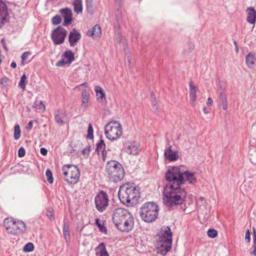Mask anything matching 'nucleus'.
<instances>
[{
    "mask_svg": "<svg viewBox=\"0 0 256 256\" xmlns=\"http://www.w3.org/2000/svg\"><path fill=\"white\" fill-rule=\"evenodd\" d=\"M168 183L164 187L163 202L168 208L181 205L185 201L186 192L182 186L186 182L194 184L196 178L194 174L188 170L183 171L180 166H174L169 168L165 174Z\"/></svg>",
    "mask_w": 256,
    "mask_h": 256,
    "instance_id": "obj_1",
    "label": "nucleus"
},
{
    "mask_svg": "<svg viewBox=\"0 0 256 256\" xmlns=\"http://www.w3.org/2000/svg\"><path fill=\"white\" fill-rule=\"evenodd\" d=\"M112 220L120 231L128 232L133 228L134 218L126 209L120 208L116 209L113 213Z\"/></svg>",
    "mask_w": 256,
    "mask_h": 256,
    "instance_id": "obj_2",
    "label": "nucleus"
},
{
    "mask_svg": "<svg viewBox=\"0 0 256 256\" xmlns=\"http://www.w3.org/2000/svg\"><path fill=\"white\" fill-rule=\"evenodd\" d=\"M118 196L122 203L134 204L138 202L140 194L139 190L134 186L126 185L120 187Z\"/></svg>",
    "mask_w": 256,
    "mask_h": 256,
    "instance_id": "obj_3",
    "label": "nucleus"
},
{
    "mask_svg": "<svg viewBox=\"0 0 256 256\" xmlns=\"http://www.w3.org/2000/svg\"><path fill=\"white\" fill-rule=\"evenodd\" d=\"M106 172L110 180L115 182L122 180L125 174L122 165L116 160H110L107 162Z\"/></svg>",
    "mask_w": 256,
    "mask_h": 256,
    "instance_id": "obj_4",
    "label": "nucleus"
},
{
    "mask_svg": "<svg viewBox=\"0 0 256 256\" xmlns=\"http://www.w3.org/2000/svg\"><path fill=\"white\" fill-rule=\"evenodd\" d=\"M158 210V207L156 203L147 202L140 207V216L144 222H150L157 218Z\"/></svg>",
    "mask_w": 256,
    "mask_h": 256,
    "instance_id": "obj_5",
    "label": "nucleus"
},
{
    "mask_svg": "<svg viewBox=\"0 0 256 256\" xmlns=\"http://www.w3.org/2000/svg\"><path fill=\"white\" fill-rule=\"evenodd\" d=\"M156 246L158 247L164 248L165 254L170 250L172 243V232L170 228L163 226L160 229V234L158 235Z\"/></svg>",
    "mask_w": 256,
    "mask_h": 256,
    "instance_id": "obj_6",
    "label": "nucleus"
},
{
    "mask_svg": "<svg viewBox=\"0 0 256 256\" xmlns=\"http://www.w3.org/2000/svg\"><path fill=\"white\" fill-rule=\"evenodd\" d=\"M122 127L120 124L116 121H111L104 128V134L110 140H118L122 134Z\"/></svg>",
    "mask_w": 256,
    "mask_h": 256,
    "instance_id": "obj_7",
    "label": "nucleus"
},
{
    "mask_svg": "<svg viewBox=\"0 0 256 256\" xmlns=\"http://www.w3.org/2000/svg\"><path fill=\"white\" fill-rule=\"evenodd\" d=\"M64 180L69 184H75L79 180L80 172L78 168L73 164H66L62 168Z\"/></svg>",
    "mask_w": 256,
    "mask_h": 256,
    "instance_id": "obj_8",
    "label": "nucleus"
},
{
    "mask_svg": "<svg viewBox=\"0 0 256 256\" xmlns=\"http://www.w3.org/2000/svg\"><path fill=\"white\" fill-rule=\"evenodd\" d=\"M68 31L62 26H58L54 29L51 34V38L54 44H63L67 35Z\"/></svg>",
    "mask_w": 256,
    "mask_h": 256,
    "instance_id": "obj_9",
    "label": "nucleus"
},
{
    "mask_svg": "<svg viewBox=\"0 0 256 256\" xmlns=\"http://www.w3.org/2000/svg\"><path fill=\"white\" fill-rule=\"evenodd\" d=\"M94 202L97 210L102 212L104 210L108 204V198L107 194L103 190L100 191L96 196Z\"/></svg>",
    "mask_w": 256,
    "mask_h": 256,
    "instance_id": "obj_10",
    "label": "nucleus"
},
{
    "mask_svg": "<svg viewBox=\"0 0 256 256\" xmlns=\"http://www.w3.org/2000/svg\"><path fill=\"white\" fill-rule=\"evenodd\" d=\"M8 13L6 4L0 0V28L8 22Z\"/></svg>",
    "mask_w": 256,
    "mask_h": 256,
    "instance_id": "obj_11",
    "label": "nucleus"
},
{
    "mask_svg": "<svg viewBox=\"0 0 256 256\" xmlns=\"http://www.w3.org/2000/svg\"><path fill=\"white\" fill-rule=\"evenodd\" d=\"M74 60V55L70 50L66 51L62 56V59L56 64L57 66H62L65 64H70Z\"/></svg>",
    "mask_w": 256,
    "mask_h": 256,
    "instance_id": "obj_12",
    "label": "nucleus"
},
{
    "mask_svg": "<svg viewBox=\"0 0 256 256\" xmlns=\"http://www.w3.org/2000/svg\"><path fill=\"white\" fill-rule=\"evenodd\" d=\"M60 12L61 14L62 17L64 19L62 25L66 26L70 24L72 20V14L71 10L69 8H65L60 9Z\"/></svg>",
    "mask_w": 256,
    "mask_h": 256,
    "instance_id": "obj_13",
    "label": "nucleus"
},
{
    "mask_svg": "<svg viewBox=\"0 0 256 256\" xmlns=\"http://www.w3.org/2000/svg\"><path fill=\"white\" fill-rule=\"evenodd\" d=\"M81 38L80 32L75 28L72 29L68 35V42L70 46H75Z\"/></svg>",
    "mask_w": 256,
    "mask_h": 256,
    "instance_id": "obj_14",
    "label": "nucleus"
},
{
    "mask_svg": "<svg viewBox=\"0 0 256 256\" xmlns=\"http://www.w3.org/2000/svg\"><path fill=\"white\" fill-rule=\"evenodd\" d=\"M12 230H10V234H18L23 233L26 230V226L25 224L21 220H16L13 225Z\"/></svg>",
    "mask_w": 256,
    "mask_h": 256,
    "instance_id": "obj_15",
    "label": "nucleus"
},
{
    "mask_svg": "<svg viewBox=\"0 0 256 256\" xmlns=\"http://www.w3.org/2000/svg\"><path fill=\"white\" fill-rule=\"evenodd\" d=\"M54 114L55 120L58 124L63 125L65 124V118L67 114L64 110L58 109L55 110Z\"/></svg>",
    "mask_w": 256,
    "mask_h": 256,
    "instance_id": "obj_16",
    "label": "nucleus"
},
{
    "mask_svg": "<svg viewBox=\"0 0 256 256\" xmlns=\"http://www.w3.org/2000/svg\"><path fill=\"white\" fill-rule=\"evenodd\" d=\"M139 144L136 142L126 143L125 151L130 154H137L138 152Z\"/></svg>",
    "mask_w": 256,
    "mask_h": 256,
    "instance_id": "obj_17",
    "label": "nucleus"
},
{
    "mask_svg": "<svg viewBox=\"0 0 256 256\" xmlns=\"http://www.w3.org/2000/svg\"><path fill=\"white\" fill-rule=\"evenodd\" d=\"M164 155L166 158L170 161H175L178 159V156L177 152L172 151L170 146L165 150Z\"/></svg>",
    "mask_w": 256,
    "mask_h": 256,
    "instance_id": "obj_18",
    "label": "nucleus"
},
{
    "mask_svg": "<svg viewBox=\"0 0 256 256\" xmlns=\"http://www.w3.org/2000/svg\"><path fill=\"white\" fill-rule=\"evenodd\" d=\"M246 12L248 14L247 22L251 24L255 23L256 20V11L253 7L248 8Z\"/></svg>",
    "mask_w": 256,
    "mask_h": 256,
    "instance_id": "obj_19",
    "label": "nucleus"
},
{
    "mask_svg": "<svg viewBox=\"0 0 256 256\" xmlns=\"http://www.w3.org/2000/svg\"><path fill=\"white\" fill-rule=\"evenodd\" d=\"M90 97V94L86 90H84L82 94V104L81 107L84 110H85L88 106V102Z\"/></svg>",
    "mask_w": 256,
    "mask_h": 256,
    "instance_id": "obj_20",
    "label": "nucleus"
},
{
    "mask_svg": "<svg viewBox=\"0 0 256 256\" xmlns=\"http://www.w3.org/2000/svg\"><path fill=\"white\" fill-rule=\"evenodd\" d=\"M96 256H109L104 242L100 243L95 249Z\"/></svg>",
    "mask_w": 256,
    "mask_h": 256,
    "instance_id": "obj_21",
    "label": "nucleus"
},
{
    "mask_svg": "<svg viewBox=\"0 0 256 256\" xmlns=\"http://www.w3.org/2000/svg\"><path fill=\"white\" fill-rule=\"evenodd\" d=\"M190 104L192 106H194L195 105V101L196 98V88L192 84V82H190Z\"/></svg>",
    "mask_w": 256,
    "mask_h": 256,
    "instance_id": "obj_22",
    "label": "nucleus"
},
{
    "mask_svg": "<svg viewBox=\"0 0 256 256\" xmlns=\"http://www.w3.org/2000/svg\"><path fill=\"white\" fill-rule=\"evenodd\" d=\"M101 34V28L100 26L96 24L92 28L87 32L86 34L88 36L92 38H96Z\"/></svg>",
    "mask_w": 256,
    "mask_h": 256,
    "instance_id": "obj_23",
    "label": "nucleus"
},
{
    "mask_svg": "<svg viewBox=\"0 0 256 256\" xmlns=\"http://www.w3.org/2000/svg\"><path fill=\"white\" fill-rule=\"evenodd\" d=\"M14 222V220L12 218H5L4 222V226L6 230L10 234V230H12L13 225Z\"/></svg>",
    "mask_w": 256,
    "mask_h": 256,
    "instance_id": "obj_24",
    "label": "nucleus"
},
{
    "mask_svg": "<svg viewBox=\"0 0 256 256\" xmlns=\"http://www.w3.org/2000/svg\"><path fill=\"white\" fill-rule=\"evenodd\" d=\"M94 90L96 93L97 99L98 101L102 102L103 100L106 98L105 94L101 87L99 86H96L95 87Z\"/></svg>",
    "mask_w": 256,
    "mask_h": 256,
    "instance_id": "obj_25",
    "label": "nucleus"
},
{
    "mask_svg": "<svg viewBox=\"0 0 256 256\" xmlns=\"http://www.w3.org/2000/svg\"><path fill=\"white\" fill-rule=\"evenodd\" d=\"M74 11L78 14L82 11V0H74L72 2Z\"/></svg>",
    "mask_w": 256,
    "mask_h": 256,
    "instance_id": "obj_26",
    "label": "nucleus"
},
{
    "mask_svg": "<svg viewBox=\"0 0 256 256\" xmlns=\"http://www.w3.org/2000/svg\"><path fill=\"white\" fill-rule=\"evenodd\" d=\"M255 58L254 55L252 54H248L246 58V62L250 68H252L254 64Z\"/></svg>",
    "mask_w": 256,
    "mask_h": 256,
    "instance_id": "obj_27",
    "label": "nucleus"
},
{
    "mask_svg": "<svg viewBox=\"0 0 256 256\" xmlns=\"http://www.w3.org/2000/svg\"><path fill=\"white\" fill-rule=\"evenodd\" d=\"M219 100L222 108L224 110H226L228 108V101L226 95L223 92L220 93Z\"/></svg>",
    "mask_w": 256,
    "mask_h": 256,
    "instance_id": "obj_28",
    "label": "nucleus"
},
{
    "mask_svg": "<svg viewBox=\"0 0 256 256\" xmlns=\"http://www.w3.org/2000/svg\"><path fill=\"white\" fill-rule=\"evenodd\" d=\"M63 234L64 238L67 242L68 240H70V228L69 225L68 223L66 222H64V227H63Z\"/></svg>",
    "mask_w": 256,
    "mask_h": 256,
    "instance_id": "obj_29",
    "label": "nucleus"
},
{
    "mask_svg": "<svg viewBox=\"0 0 256 256\" xmlns=\"http://www.w3.org/2000/svg\"><path fill=\"white\" fill-rule=\"evenodd\" d=\"M106 148V144L103 140H100V142L96 144V151L98 154L101 152H104Z\"/></svg>",
    "mask_w": 256,
    "mask_h": 256,
    "instance_id": "obj_30",
    "label": "nucleus"
},
{
    "mask_svg": "<svg viewBox=\"0 0 256 256\" xmlns=\"http://www.w3.org/2000/svg\"><path fill=\"white\" fill-rule=\"evenodd\" d=\"M26 74H23L20 78V80L18 82V86L22 90H24L26 89Z\"/></svg>",
    "mask_w": 256,
    "mask_h": 256,
    "instance_id": "obj_31",
    "label": "nucleus"
},
{
    "mask_svg": "<svg viewBox=\"0 0 256 256\" xmlns=\"http://www.w3.org/2000/svg\"><path fill=\"white\" fill-rule=\"evenodd\" d=\"M96 224L98 228L102 232H107L106 228L104 226V222L100 221L99 219L96 220Z\"/></svg>",
    "mask_w": 256,
    "mask_h": 256,
    "instance_id": "obj_32",
    "label": "nucleus"
},
{
    "mask_svg": "<svg viewBox=\"0 0 256 256\" xmlns=\"http://www.w3.org/2000/svg\"><path fill=\"white\" fill-rule=\"evenodd\" d=\"M248 154L250 156V160L251 162L256 164V150L250 148L248 150Z\"/></svg>",
    "mask_w": 256,
    "mask_h": 256,
    "instance_id": "obj_33",
    "label": "nucleus"
},
{
    "mask_svg": "<svg viewBox=\"0 0 256 256\" xmlns=\"http://www.w3.org/2000/svg\"><path fill=\"white\" fill-rule=\"evenodd\" d=\"M21 134V131L20 126L19 125L16 124L14 126V138L16 140H18L20 138Z\"/></svg>",
    "mask_w": 256,
    "mask_h": 256,
    "instance_id": "obj_34",
    "label": "nucleus"
},
{
    "mask_svg": "<svg viewBox=\"0 0 256 256\" xmlns=\"http://www.w3.org/2000/svg\"><path fill=\"white\" fill-rule=\"evenodd\" d=\"M34 108L36 110H44L45 106L42 101H36L34 103Z\"/></svg>",
    "mask_w": 256,
    "mask_h": 256,
    "instance_id": "obj_35",
    "label": "nucleus"
},
{
    "mask_svg": "<svg viewBox=\"0 0 256 256\" xmlns=\"http://www.w3.org/2000/svg\"><path fill=\"white\" fill-rule=\"evenodd\" d=\"M34 249V246L32 243L28 242L26 244L23 248V250L25 252H32Z\"/></svg>",
    "mask_w": 256,
    "mask_h": 256,
    "instance_id": "obj_36",
    "label": "nucleus"
},
{
    "mask_svg": "<svg viewBox=\"0 0 256 256\" xmlns=\"http://www.w3.org/2000/svg\"><path fill=\"white\" fill-rule=\"evenodd\" d=\"M46 175L47 180L48 182L50 184H52L54 181V178L52 177V171L48 169L46 170Z\"/></svg>",
    "mask_w": 256,
    "mask_h": 256,
    "instance_id": "obj_37",
    "label": "nucleus"
},
{
    "mask_svg": "<svg viewBox=\"0 0 256 256\" xmlns=\"http://www.w3.org/2000/svg\"><path fill=\"white\" fill-rule=\"evenodd\" d=\"M93 131L94 130L92 124L90 123L88 124V129L87 138L90 139L94 138Z\"/></svg>",
    "mask_w": 256,
    "mask_h": 256,
    "instance_id": "obj_38",
    "label": "nucleus"
},
{
    "mask_svg": "<svg viewBox=\"0 0 256 256\" xmlns=\"http://www.w3.org/2000/svg\"><path fill=\"white\" fill-rule=\"evenodd\" d=\"M30 54H31V52H26L22 54V55L21 56V58H22L21 64L22 66H24L25 64L24 62L27 60L28 58L30 56Z\"/></svg>",
    "mask_w": 256,
    "mask_h": 256,
    "instance_id": "obj_39",
    "label": "nucleus"
},
{
    "mask_svg": "<svg viewBox=\"0 0 256 256\" xmlns=\"http://www.w3.org/2000/svg\"><path fill=\"white\" fill-rule=\"evenodd\" d=\"M62 18L59 15H56L52 19V23L53 25H58L61 22Z\"/></svg>",
    "mask_w": 256,
    "mask_h": 256,
    "instance_id": "obj_40",
    "label": "nucleus"
},
{
    "mask_svg": "<svg viewBox=\"0 0 256 256\" xmlns=\"http://www.w3.org/2000/svg\"><path fill=\"white\" fill-rule=\"evenodd\" d=\"M207 234L209 237L214 238L217 236L218 232L216 230L211 228L208 230Z\"/></svg>",
    "mask_w": 256,
    "mask_h": 256,
    "instance_id": "obj_41",
    "label": "nucleus"
},
{
    "mask_svg": "<svg viewBox=\"0 0 256 256\" xmlns=\"http://www.w3.org/2000/svg\"><path fill=\"white\" fill-rule=\"evenodd\" d=\"M90 148L91 146L90 145L86 146L82 151V154L84 156H88L90 151Z\"/></svg>",
    "mask_w": 256,
    "mask_h": 256,
    "instance_id": "obj_42",
    "label": "nucleus"
},
{
    "mask_svg": "<svg viewBox=\"0 0 256 256\" xmlns=\"http://www.w3.org/2000/svg\"><path fill=\"white\" fill-rule=\"evenodd\" d=\"M250 148L256 150V140L254 138H252L250 140Z\"/></svg>",
    "mask_w": 256,
    "mask_h": 256,
    "instance_id": "obj_43",
    "label": "nucleus"
},
{
    "mask_svg": "<svg viewBox=\"0 0 256 256\" xmlns=\"http://www.w3.org/2000/svg\"><path fill=\"white\" fill-rule=\"evenodd\" d=\"M26 150L23 147H20L18 150V156L22 158L25 156Z\"/></svg>",
    "mask_w": 256,
    "mask_h": 256,
    "instance_id": "obj_44",
    "label": "nucleus"
},
{
    "mask_svg": "<svg viewBox=\"0 0 256 256\" xmlns=\"http://www.w3.org/2000/svg\"><path fill=\"white\" fill-rule=\"evenodd\" d=\"M86 10L88 13L92 14L94 12L93 10V4H86Z\"/></svg>",
    "mask_w": 256,
    "mask_h": 256,
    "instance_id": "obj_45",
    "label": "nucleus"
},
{
    "mask_svg": "<svg viewBox=\"0 0 256 256\" xmlns=\"http://www.w3.org/2000/svg\"><path fill=\"white\" fill-rule=\"evenodd\" d=\"M8 79L6 78H2L0 80L1 84L4 87L6 86H8Z\"/></svg>",
    "mask_w": 256,
    "mask_h": 256,
    "instance_id": "obj_46",
    "label": "nucleus"
},
{
    "mask_svg": "<svg viewBox=\"0 0 256 256\" xmlns=\"http://www.w3.org/2000/svg\"><path fill=\"white\" fill-rule=\"evenodd\" d=\"M33 126V122L30 120L28 122L27 126H26V128L27 130H30L32 128Z\"/></svg>",
    "mask_w": 256,
    "mask_h": 256,
    "instance_id": "obj_47",
    "label": "nucleus"
},
{
    "mask_svg": "<svg viewBox=\"0 0 256 256\" xmlns=\"http://www.w3.org/2000/svg\"><path fill=\"white\" fill-rule=\"evenodd\" d=\"M40 152L42 156H46L48 153V150L46 148H42L40 149Z\"/></svg>",
    "mask_w": 256,
    "mask_h": 256,
    "instance_id": "obj_48",
    "label": "nucleus"
},
{
    "mask_svg": "<svg viewBox=\"0 0 256 256\" xmlns=\"http://www.w3.org/2000/svg\"><path fill=\"white\" fill-rule=\"evenodd\" d=\"M1 42L2 44V45L4 48V49L6 50V51L8 52V48L6 46L5 40L4 38L2 39Z\"/></svg>",
    "mask_w": 256,
    "mask_h": 256,
    "instance_id": "obj_49",
    "label": "nucleus"
},
{
    "mask_svg": "<svg viewBox=\"0 0 256 256\" xmlns=\"http://www.w3.org/2000/svg\"><path fill=\"white\" fill-rule=\"evenodd\" d=\"M245 238L246 240H248V241L249 242L250 240V232L249 231V230H248L246 232V234H245Z\"/></svg>",
    "mask_w": 256,
    "mask_h": 256,
    "instance_id": "obj_50",
    "label": "nucleus"
},
{
    "mask_svg": "<svg viewBox=\"0 0 256 256\" xmlns=\"http://www.w3.org/2000/svg\"><path fill=\"white\" fill-rule=\"evenodd\" d=\"M101 152L102 155V159L103 161H105L106 160L107 152H106V150H104V152Z\"/></svg>",
    "mask_w": 256,
    "mask_h": 256,
    "instance_id": "obj_51",
    "label": "nucleus"
},
{
    "mask_svg": "<svg viewBox=\"0 0 256 256\" xmlns=\"http://www.w3.org/2000/svg\"><path fill=\"white\" fill-rule=\"evenodd\" d=\"M212 102H213V100H212V98H208V99L207 104L208 106H210L212 104Z\"/></svg>",
    "mask_w": 256,
    "mask_h": 256,
    "instance_id": "obj_52",
    "label": "nucleus"
},
{
    "mask_svg": "<svg viewBox=\"0 0 256 256\" xmlns=\"http://www.w3.org/2000/svg\"><path fill=\"white\" fill-rule=\"evenodd\" d=\"M252 254L256 256V245L254 244V250L252 252Z\"/></svg>",
    "mask_w": 256,
    "mask_h": 256,
    "instance_id": "obj_53",
    "label": "nucleus"
},
{
    "mask_svg": "<svg viewBox=\"0 0 256 256\" xmlns=\"http://www.w3.org/2000/svg\"><path fill=\"white\" fill-rule=\"evenodd\" d=\"M86 4H93V0H86Z\"/></svg>",
    "mask_w": 256,
    "mask_h": 256,
    "instance_id": "obj_54",
    "label": "nucleus"
},
{
    "mask_svg": "<svg viewBox=\"0 0 256 256\" xmlns=\"http://www.w3.org/2000/svg\"><path fill=\"white\" fill-rule=\"evenodd\" d=\"M84 86L85 88H86L88 86V84L86 82H84L82 84H80L78 86L76 87H80V86Z\"/></svg>",
    "mask_w": 256,
    "mask_h": 256,
    "instance_id": "obj_55",
    "label": "nucleus"
},
{
    "mask_svg": "<svg viewBox=\"0 0 256 256\" xmlns=\"http://www.w3.org/2000/svg\"><path fill=\"white\" fill-rule=\"evenodd\" d=\"M10 66L12 68H16V64L14 62H12L10 64Z\"/></svg>",
    "mask_w": 256,
    "mask_h": 256,
    "instance_id": "obj_56",
    "label": "nucleus"
},
{
    "mask_svg": "<svg viewBox=\"0 0 256 256\" xmlns=\"http://www.w3.org/2000/svg\"><path fill=\"white\" fill-rule=\"evenodd\" d=\"M254 244L256 245V231L254 230Z\"/></svg>",
    "mask_w": 256,
    "mask_h": 256,
    "instance_id": "obj_57",
    "label": "nucleus"
},
{
    "mask_svg": "<svg viewBox=\"0 0 256 256\" xmlns=\"http://www.w3.org/2000/svg\"><path fill=\"white\" fill-rule=\"evenodd\" d=\"M203 111L204 114H208L209 112V111L206 108L205 106L203 108Z\"/></svg>",
    "mask_w": 256,
    "mask_h": 256,
    "instance_id": "obj_58",
    "label": "nucleus"
},
{
    "mask_svg": "<svg viewBox=\"0 0 256 256\" xmlns=\"http://www.w3.org/2000/svg\"><path fill=\"white\" fill-rule=\"evenodd\" d=\"M234 44H235V46H236V51L238 52V48L237 46H236V42H234Z\"/></svg>",
    "mask_w": 256,
    "mask_h": 256,
    "instance_id": "obj_59",
    "label": "nucleus"
},
{
    "mask_svg": "<svg viewBox=\"0 0 256 256\" xmlns=\"http://www.w3.org/2000/svg\"><path fill=\"white\" fill-rule=\"evenodd\" d=\"M152 104H153L154 107L156 106V102L152 100Z\"/></svg>",
    "mask_w": 256,
    "mask_h": 256,
    "instance_id": "obj_60",
    "label": "nucleus"
},
{
    "mask_svg": "<svg viewBox=\"0 0 256 256\" xmlns=\"http://www.w3.org/2000/svg\"><path fill=\"white\" fill-rule=\"evenodd\" d=\"M190 48H191V49H192H192L194 48V44H190Z\"/></svg>",
    "mask_w": 256,
    "mask_h": 256,
    "instance_id": "obj_61",
    "label": "nucleus"
},
{
    "mask_svg": "<svg viewBox=\"0 0 256 256\" xmlns=\"http://www.w3.org/2000/svg\"><path fill=\"white\" fill-rule=\"evenodd\" d=\"M116 1L118 3H120L122 2V0H116Z\"/></svg>",
    "mask_w": 256,
    "mask_h": 256,
    "instance_id": "obj_62",
    "label": "nucleus"
},
{
    "mask_svg": "<svg viewBox=\"0 0 256 256\" xmlns=\"http://www.w3.org/2000/svg\"><path fill=\"white\" fill-rule=\"evenodd\" d=\"M52 215L50 214L49 217L50 218V217H52Z\"/></svg>",
    "mask_w": 256,
    "mask_h": 256,
    "instance_id": "obj_63",
    "label": "nucleus"
},
{
    "mask_svg": "<svg viewBox=\"0 0 256 256\" xmlns=\"http://www.w3.org/2000/svg\"><path fill=\"white\" fill-rule=\"evenodd\" d=\"M152 96L153 97V93L152 94Z\"/></svg>",
    "mask_w": 256,
    "mask_h": 256,
    "instance_id": "obj_64",
    "label": "nucleus"
}]
</instances>
